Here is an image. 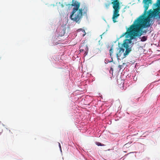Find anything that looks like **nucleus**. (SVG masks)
I'll return each instance as SVG.
<instances>
[{
    "instance_id": "nucleus-1",
    "label": "nucleus",
    "mask_w": 160,
    "mask_h": 160,
    "mask_svg": "<svg viewBox=\"0 0 160 160\" xmlns=\"http://www.w3.org/2000/svg\"><path fill=\"white\" fill-rule=\"evenodd\" d=\"M142 19L140 21L135 20L133 24L129 28L127 29L126 32L122 34L120 38H122L125 36L126 38H130V39H125L122 45L126 49L125 52L123 53L124 57L128 54L129 52L131 51V49L129 47L131 45V40L137 36H141L142 35L141 33H138L140 29L141 28L148 27L150 26V22L145 21Z\"/></svg>"
},
{
    "instance_id": "nucleus-2",
    "label": "nucleus",
    "mask_w": 160,
    "mask_h": 160,
    "mask_svg": "<svg viewBox=\"0 0 160 160\" xmlns=\"http://www.w3.org/2000/svg\"><path fill=\"white\" fill-rule=\"evenodd\" d=\"M148 0H143L145 8L144 13L136 20L140 21L142 19L143 20H145L144 21H146L150 22L151 18L155 17L159 15L160 12V10L158 8L154 9L153 10L150 9L147 12L149 7V4L150 3L149 2H148Z\"/></svg>"
},
{
    "instance_id": "nucleus-3",
    "label": "nucleus",
    "mask_w": 160,
    "mask_h": 160,
    "mask_svg": "<svg viewBox=\"0 0 160 160\" xmlns=\"http://www.w3.org/2000/svg\"><path fill=\"white\" fill-rule=\"evenodd\" d=\"M82 17V10L79 9L77 12H72L70 16L71 19L76 22L79 23Z\"/></svg>"
},
{
    "instance_id": "nucleus-4",
    "label": "nucleus",
    "mask_w": 160,
    "mask_h": 160,
    "mask_svg": "<svg viewBox=\"0 0 160 160\" xmlns=\"http://www.w3.org/2000/svg\"><path fill=\"white\" fill-rule=\"evenodd\" d=\"M80 4L79 2L77 1H75L73 2L71 5L74 6L72 12H77L79 10V8L80 6Z\"/></svg>"
},
{
    "instance_id": "nucleus-5",
    "label": "nucleus",
    "mask_w": 160,
    "mask_h": 160,
    "mask_svg": "<svg viewBox=\"0 0 160 160\" xmlns=\"http://www.w3.org/2000/svg\"><path fill=\"white\" fill-rule=\"evenodd\" d=\"M119 10H114L113 17V18H117L119 16L118 13Z\"/></svg>"
},
{
    "instance_id": "nucleus-6",
    "label": "nucleus",
    "mask_w": 160,
    "mask_h": 160,
    "mask_svg": "<svg viewBox=\"0 0 160 160\" xmlns=\"http://www.w3.org/2000/svg\"><path fill=\"white\" fill-rule=\"evenodd\" d=\"M113 52V49L112 47H111L110 49L109 50V53L110 54V57L112 58V53Z\"/></svg>"
},
{
    "instance_id": "nucleus-7",
    "label": "nucleus",
    "mask_w": 160,
    "mask_h": 160,
    "mask_svg": "<svg viewBox=\"0 0 160 160\" xmlns=\"http://www.w3.org/2000/svg\"><path fill=\"white\" fill-rule=\"evenodd\" d=\"M85 48L86 51L84 54L85 56H86L88 54V46L87 45H86V46H85Z\"/></svg>"
},
{
    "instance_id": "nucleus-8",
    "label": "nucleus",
    "mask_w": 160,
    "mask_h": 160,
    "mask_svg": "<svg viewBox=\"0 0 160 160\" xmlns=\"http://www.w3.org/2000/svg\"><path fill=\"white\" fill-rule=\"evenodd\" d=\"M147 39V37L145 36L142 37L141 39V41L144 42L146 41Z\"/></svg>"
},
{
    "instance_id": "nucleus-9",
    "label": "nucleus",
    "mask_w": 160,
    "mask_h": 160,
    "mask_svg": "<svg viewBox=\"0 0 160 160\" xmlns=\"http://www.w3.org/2000/svg\"><path fill=\"white\" fill-rule=\"evenodd\" d=\"M96 144L98 146H104L105 145L103 144H102L101 143L99 142H96Z\"/></svg>"
},
{
    "instance_id": "nucleus-10",
    "label": "nucleus",
    "mask_w": 160,
    "mask_h": 160,
    "mask_svg": "<svg viewBox=\"0 0 160 160\" xmlns=\"http://www.w3.org/2000/svg\"><path fill=\"white\" fill-rule=\"evenodd\" d=\"M122 53L121 52H120V50H119L118 52L116 54L117 57H120L121 56Z\"/></svg>"
},
{
    "instance_id": "nucleus-11",
    "label": "nucleus",
    "mask_w": 160,
    "mask_h": 160,
    "mask_svg": "<svg viewBox=\"0 0 160 160\" xmlns=\"http://www.w3.org/2000/svg\"><path fill=\"white\" fill-rule=\"evenodd\" d=\"M156 6L158 7H160V0H158L156 3Z\"/></svg>"
},
{
    "instance_id": "nucleus-12",
    "label": "nucleus",
    "mask_w": 160,
    "mask_h": 160,
    "mask_svg": "<svg viewBox=\"0 0 160 160\" xmlns=\"http://www.w3.org/2000/svg\"><path fill=\"white\" fill-rule=\"evenodd\" d=\"M120 52H121L122 53L124 52V49L123 48H119Z\"/></svg>"
},
{
    "instance_id": "nucleus-13",
    "label": "nucleus",
    "mask_w": 160,
    "mask_h": 160,
    "mask_svg": "<svg viewBox=\"0 0 160 160\" xmlns=\"http://www.w3.org/2000/svg\"><path fill=\"white\" fill-rule=\"evenodd\" d=\"M115 18H113V17L112 18V20H113V22H117V21H116V20L115 19Z\"/></svg>"
},
{
    "instance_id": "nucleus-14",
    "label": "nucleus",
    "mask_w": 160,
    "mask_h": 160,
    "mask_svg": "<svg viewBox=\"0 0 160 160\" xmlns=\"http://www.w3.org/2000/svg\"><path fill=\"white\" fill-rule=\"evenodd\" d=\"M87 10L86 9L85 11L84 12V14H85L86 15H87Z\"/></svg>"
},
{
    "instance_id": "nucleus-15",
    "label": "nucleus",
    "mask_w": 160,
    "mask_h": 160,
    "mask_svg": "<svg viewBox=\"0 0 160 160\" xmlns=\"http://www.w3.org/2000/svg\"><path fill=\"white\" fill-rule=\"evenodd\" d=\"M79 51H80V52H83V51H84V49H80V50H79Z\"/></svg>"
},
{
    "instance_id": "nucleus-16",
    "label": "nucleus",
    "mask_w": 160,
    "mask_h": 160,
    "mask_svg": "<svg viewBox=\"0 0 160 160\" xmlns=\"http://www.w3.org/2000/svg\"><path fill=\"white\" fill-rule=\"evenodd\" d=\"M59 147L60 148H61V145H60V143H59Z\"/></svg>"
}]
</instances>
